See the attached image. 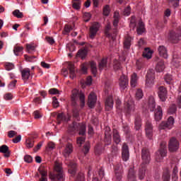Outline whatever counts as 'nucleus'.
<instances>
[{
	"label": "nucleus",
	"instance_id": "10",
	"mask_svg": "<svg viewBox=\"0 0 181 181\" xmlns=\"http://www.w3.org/2000/svg\"><path fill=\"white\" fill-rule=\"evenodd\" d=\"M145 131L147 138L152 139L153 136V126L152 125V122L149 120L146 122Z\"/></svg>",
	"mask_w": 181,
	"mask_h": 181
},
{
	"label": "nucleus",
	"instance_id": "33",
	"mask_svg": "<svg viewBox=\"0 0 181 181\" xmlns=\"http://www.w3.org/2000/svg\"><path fill=\"white\" fill-rule=\"evenodd\" d=\"M35 146V139L33 137H28L25 140V147L27 149H30L31 148H33Z\"/></svg>",
	"mask_w": 181,
	"mask_h": 181
},
{
	"label": "nucleus",
	"instance_id": "38",
	"mask_svg": "<svg viewBox=\"0 0 181 181\" xmlns=\"http://www.w3.org/2000/svg\"><path fill=\"white\" fill-rule=\"evenodd\" d=\"M90 70L92 74L95 77L97 76V63L94 61H91L90 62Z\"/></svg>",
	"mask_w": 181,
	"mask_h": 181
},
{
	"label": "nucleus",
	"instance_id": "3",
	"mask_svg": "<svg viewBox=\"0 0 181 181\" xmlns=\"http://www.w3.org/2000/svg\"><path fill=\"white\" fill-rule=\"evenodd\" d=\"M166 141H161L160 144V148L156 152L155 159L157 162H162L163 158L168 155V148H166Z\"/></svg>",
	"mask_w": 181,
	"mask_h": 181
},
{
	"label": "nucleus",
	"instance_id": "13",
	"mask_svg": "<svg viewBox=\"0 0 181 181\" xmlns=\"http://www.w3.org/2000/svg\"><path fill=\"white\" fill-rule=\"evenodd\" d=\"M97 103V96L94 92H91L88 97V105L89 108H94Z\"/></svg>",
	"mask_w": 181,
	"mask_h": 181
},
{
	"label": "nucleus",
	"instance_id": "42",
	"mask_svg": "<svg viewBox=\"0 0 181 181\" xmlns=\"http://www.w3.org/2000/svg\"><path fill=\"white\" fill-rule=\"evenodd\" d=\"M36 50V46H35L33 44H27L26 45V51L28 53L32 54V52H35Z\"/></svg>",
	"mask_w": 181,
	"mask_h": 181
},
{
	"label": "nucleus",
	"instance_id": "47",
	"mask_svg": "<svg viewBox=\"0 0 181 181\" xmlns=\"http://www.w3.org/2000/svg\"><path fill=\"white\" fill-rule=\"evenodd\" d=\"M84 142H86V137H84V136H79L76 139V144L78 145V146H81Z\"/></svg>",
	"mask_w": 181,
	"mask_h": 181
},
{
	"label": "nucleus",
	"instance_id": "32",
	"mask_svg": "<svg viewBox=\"0 0 181 181\" xmlns=\"http://www.w3.org/2000/svg\"><path fill=\"white\" fill-rule=\"evenodd\" d=\"M152 50H151V48L147 47L144 49V51L143 52L142 56L144 57V59H147V60H149V59H152Z\"/></svg>",
	"mask_w": 181,
	"mask_h": 181
},
{
	"label": "nucleus",
	"instance_id": "20",
	"mask_svg": "<svg viewBox=\"0 0 181 181\" xmlns=\"http://www.w3.org/2000/svg\"><path fill=\"white\" fill-rule=\"evenodd\" d=\"M21 77L22 80L26 83L27 81L29 80L30 77V69L28 68H25L21 71Z\"/></svg>",
	"mask_w": 181,
	"mask_h": 181
},
{
	"label": "nucleus",
	"instance_id": "26",
	"mask_svg": "<svg viewBox=\"0 0 181 181\" xmlns=\"http://www.w3.org/2000/svg\"><path fill=\"white\" fill-rule=\"evenodd\" d=\"M158 50L161 57H163L164 59L168 58V49L165 46L163 45L159 46Z\"/></svg>",
	"mask_w": 181,
	"mask_h": 181
},
{
	"label": "nucleus",
	"instance_id": "53",
	"mask_svg": "<svg viewBox=\"0 0 181 181\" xmlns=\"http://www.w3.org/2000/svg\"><path fill=\"white\" fill-rule=\"evenodd\" d=\"M85 180V177H84V173H79L77 175V177L75 180V181H84Z\"/></svg>",
	"mask_w": 181,
	"mask_h": 181
},
{
	"label": "nucleus",
	"instance_id": "40",
	"mask_svg": "<svg viewBox=\"0 0 181 181\" xmlns=\"http://www.w3.org/2000/svg\"><path fill=\"white\" fill-rule=\"evenodd\" d=\"M77 57H81V59H86V56H87V50L86 49H79L76 54Z\"/></svg>",
	"mask_w": 181,
	"mask_h": 181
},
{
	"label": "nucleus",
	"instance_id": "56",
	"mask_svg": "<svg viewBox=\"0 0 181 181\" xmlns=\"http://www.w3.org/2000/svg\"><path fill=\"white\" fill-rule=\"evenodd\" d=\"M105 145H111L112 137L111 136H105Z\"/></svg>",
	"mask_w": 181,
	"mask_h": 181
},
{
	"label": "nucleus",
	"instance_id": "41",
	"mask_svg": "<svg viewBox=\"0 0 181 181\" xmlns=\"http://www.w3.org/2000/svg\"><path fill=\"white\" fill-rule=\"evenodd\" d=\"M131 37L128 36L125 38L124 41V49H129L131 47Z\"/></svg>",
	"mask_w": 181,
	"mask_h": 181
},
{
	"label": "nucleus",
	"instance_id": "49",
	"mask_svg": "<svg viewBox=\"0 0 181 181\" xmlns=\"http://www.w3.org/2000/svg\"><path fill=\"white\" fill-rule=\"evenodd\" d=\"M23 50V47H14V54H16V56H19V53H21V52H22Z\"/></svg>",
	"mask_w": 181,
	"mask_h": 181
},
{
	"label": "nucleus",
	"instance_id": "64",
	"mask_svg": "<svg viewBox=\"0 0 181 181\" xmlns=\"http://www.w3.org/2000/svg\"><path fill=\"white\" fill-rule=\"evenodd\" d=\"M165 81L167 83V84H170V81H172L173 78L171 76V75L167 74L165 77H164Z\"/></svg>",
	"mask_w": 181,
	"mask_h": 181
},
{
	"label": "nucleus",
	"instance_id": "46",
	"mask_svg": "<svg viewBox=\"0 0 181 181\" xmlns=\"http://www.w3.org/2000/svg\"><path fill=\"white\" fill-rule=\"evenodd\" d=\"M163 181H170V172H169V170H166L163 173Z\"/></svg>",
	"mask_w": 181,
	"mask_h": 181
},
{
	"label": "nucleus",
	"instance_id": "50",
	"mask_svg": "<svg viewBox=\"0 0 181 181\" xmlns=\"http://www.w3.org/2000/svg\"><path fill=\"white\" fill-rule=\"evenodd\" d=\"M115 176L117 181L121 180L122 179V171L115 170Z\"/></svg>",
	"mask_w": 181,
	"mask_h": 181
},
{
	"label": "nucleus",
	"instance_id": "60",
	"mask_svg": "<svg viewBox=\"0 0 181 181\" xmlns=\"http://www.w3.org/2000/svg\"><path fill=\"white\" fill-rule=\"evenodd\" d=\"M4 100H12V98H13V95H12L11 93H6L4 95Z\"/></svg>",
	"mask_w": 181,
	"mask_h": 181
},
{
	"label": "nucleus",
	"instance_id": "62",
	"mask_svg": "<svg viewBox=\"0 0 181 181\" xmlns=\"http://www.w3.org/2000/svg\"><path fill=\"white\" fill-rule=\"evenodd\" d=\"M105 136H111V128L110 127L105 128Z\"/></svg>",
	"mask_w": 181,
	"mask_h": 181
},
{
	"label": "nucleus",
	"instance_id": "55",
	"mask_svg": "<svg viewBox=\"0 0 181 181\" xmlns=\"http://www.w3.org/2000/svg\"><path fill=\"white\" fill-rule=\"evenodd\" d=\"M144 63H145L144 61H136V65L138 70H141V69H142V67H144Z\"/></svg>",
	"mask_w": 181,
	"mask_h": 181
},
{
	"label": "nucleus",
	"instance_id": "15",
	"mask_svg": "<svg viewBox=\"0 0 181 181\" xmlns=\"http://www.w3.org/2000/svg\"><path fill=\"white\" fill-rule=\"evenodd\" d=\"M70 115H64V113H59L57 116V123L59 124H62V122H69L70 121Z\"/></svg>",
	"mask_w": 181,
	"mask_h": 181
},
{
	"label": "nucleus",
	"instance_id": "5",
	"mask_svg": "<svg viewBox=\"0 0 181 181\" xmlns=\"http://www.w3.org/2000/svg\"><path fill=\"white\" fill-rule=\"evenodd\" d=\"M141 164L149 165L151 163V151H149V148L144 147L141 149Z\"/></svg>",
	"mask_w": 181,
	"mask_h": 181
},
{
	"label": "nucleus",
	"instance_id": "59",
	"mask_svg": "<svg viewBox=\"0 0 181 181\" xmlns=\"http://www.w3.org/2000/svg\"><path fill=\"white\" fill-rule=\"evenodd\" d=\"M72 8L76 11H78L80 8H81V2L72 3Z\"/></svg>",
	"mask_w": 181,
	"mask_h": 181
},
{
	"label": "nucleus",
	"instance_id": "6",
	"mask_svg": "<svg viewBox=\"0 0 181 181\" xmlns=\"http://www.w3.org/2000/svg\"><path fill=\"white\" fill-rule=\"evenodd\" d=\"M180 144L175 137H171L168 142V151L170 152H176L179 149Z\"/></svg>",
	"mask_w": 181,
	"mask_h": 181
},
{
	"label": "nucleus",
	"instance_id": "12",
	"mask_svg": "<svg viewBox=\"0 0 181 181\" xmlns=\"http://www.w3.org/2000/svg\"><path fill=\"white\" fill-rule=\"evenodd\" d=\"M122 159L124 162H127L129 159V148L126 143L123 144L122 148Z\"/></svg>",
	"mask_w": 181,
	"mask_h": 181
},
{
	"label": "nucleus",
	"instance_id": "21",
	"mask_svg": "<svg viewBox=\"0 0 181 181\" xmlns=\"http://www.w3.org/2000/svg\"><path fill=\"white\" fill-rule=\"evenodd\" d=\"M107 67H108V59L103 58L98 62V69L100 71H103V70L107 69Z\"/></svg>",
	"mask_w": 181,
	"mask_h": 181
},
{
	"label": "nucleus",
	"instance_id": "52",
	"mask_svg": "<svg viewBox=\"0 0 181 181\" xmlns=\"http://www.w3.org/2000/svg\"><path fill=\"white\" fill-rule=\"evenodd\" d=\"M168 2L171 4L174 8H177V6H179L180 0H168Z\"/></svg>",
	"mask_w": 181,
	"mask_h": 181
},
{
	"label": "nucleus",
	"instance_id": "23",
	"mask_svg": "<svg viewBox=\"0 0 181 181\" xmlns=\"http://www.w3.org/2000/svg\"><path fill=\"white\" fill-rule=\"evenodd\" d=\"M127 181H136V176L135 175V170H134V167H131L129 169Z\"/></svg>",
	"mask_w": 181,
	"mask_h": 181
},
{
	"label": "nucleus",
	"instance_id": "14",
	"mask_svg": "<svg viewBox=\"0 0 181 181\" xmlns=\"http://www.w3.org/2000/svg\"><path fill=\"white\" fill-rule=\"evenodd\" d=\"M100 29V23L98 22H95L92 24L90 28V39H94L95 35H97V32H98Z\"/></svg>",
	"mask_w": 181,
	"mask_h": 181
},
{
	"label": "nucleus",
	"instance_id": "35",
	"mask_svg": "<svg viewBox=\"0 0 181 181\" xmlns=\"http://www.w3.org/2000/svg\"><path fill=\"white\" fill-rule=\"evenodd\" d=\"M77 129H78L77 123L74 122L73 126H71L69 127L68 133L70 135H76V132H78Z\"/></svg>",
	"mask_w": 181,
	"mask_h": 181
},
{
	"label": "nucleus",
	"instance_id": "37",
	"mask_svg": "<svg viewBox=\"0 0 181 181\" xmlns=\"http://www.w3.org/2000/svg\"><path fill=\"white\" fill-rule=\"evenodd\" d=\"M148 105L151 108V111H155V107H156V103L155 102V98L153 96H150L148 98Z\"/></svg>",
	"mask_w": 181,
	"mask_h": 181
},
{
	"label": "nucleus",
	"instance_id": "39",
	"mask_svg": "<svg viewBox=\"0 0 181 181\" xmlns=\"http://www.w3.org/2000/svg\"><path fill=\"white\" fill-rule=\"evenodd\" d=\"M176 111H177V107H176L175 104H173L168 108V114H170V115H173V114H176Z\"/></svg>",
	"mask_w": 181,
	"mask_h": 181
},
{
	"label": "nucleus",
	"instance_id": "22",
	"mask_svg": "<svg viewBox=\"0 0 181 181\" xmlns=\"http://www.w3.org/2000/svg\"><path fill=\"white\" fill-rule=\"evenodd\" d=\"M0 152L1 153H4V158H9V156H11V151H9V147L6 145L0 146Z\"/></svg>",
	"mask_w": 181,
	"mask_h": 181
},
{
	"label": "nucleus",
	"instance_id": "45",
	"mask_svg": "<svg viewBox=\"0 0 181 181\" xmlns=\"http://www.w3.org/2000/svg\"><path fill=\"white\" fill-rule=\"evenodd\" d=\"M13 15L16 18H18V19H22L23 18V13L21 12L18 9L15 10L13 11Z\"/></svg>",
	"mask_w": 181,
	"mask_h": 181
},
{
	"label": "nucleus",
	"instance_id": "31",
	"mask_svg": "<svg viewBox=\"0 0 181 181\" xmlns=\"http://www.w3.org/2000/svg\"><path fill=\"white\" fill-rule=\"evenodd\" d=\"M146 29H145V24L142 21H139V25L136 29V33L138 35H142V33H145Z\"/></svg>",
	"mask_w": 181,
	"mask_h": 181
},
{
	"label": "nucleus",
	"instance_id": "34",
	"mask_svg": "<svg viewBox=\"0 0 181 181\" xmlns=\"http://www.w3.org/2000/svg\"><path fill=\"white\" fill-rule=\"evenodd\" d=\"M165 62L163 60L159 61L156 66V70L158 73H161V71H163V70H165Z\"/></svg>",
	"mask_w": 181,
	"mask_h": 181
},
{
	"label": "nucleus",
	"instance_id": "51",
	"mask_svg": "<svg viewBox=\"0 0 181 181\" xmlns=\"http://www.w3.org/2000/svg\"><path fill=\"white\" fill-rule=\"evenodd\" d=\"M71 26L69 25H65L64 30L62 32L63 35H67V33H70V31L71 30Z\"/></svg>",
	"mask_w": 181,
	"mask_h": 181
},
{
	"label": "nucleus",
	"instance_id": "24",
	"mask_svg": "<svg viewBox=\"0 0 181 181\" xmlns=\"http://www.w3.org/2000/svg\"><path fill=\"white\" fill-rule=\"evenodd\" d=\"M68 69L69 70L70 78L74 80V78L76 77V68L74 67V65L73 64V63L69 62L68 64Z\"/></svg>",
	"mask_w": 181,
	"mask_h": 181
},
{
	"label": "nucleus",
	"instance_id": "44",
	"mask_svg": "<svg viewBox=\"0 0 181 181\" xmlns=\"http://www.w3.org/2000/svg\"><path fill=\"white\" fill-rule=\"evenodd\" d=\"M136 100H141L144 97V92L142 91V89L139 88L136 91Z\"/></svg>",
	"mask_w": 181,
	"mask_h": 181
},
{
	"label": "nucleus",
	"instance_id": "29",
	"mask_svg": "<svg viewBox=\"0 0 181 181\" xmlns=\"http://www.w3.org/2000/svg\"><path fill=\"white\" fill-rule=\"evenodd\" d=\"M113 141L117 145L121 142V136H119V132L117 129H113Z\"/></svg>",
	"mask_w": 181,
	"mask_h": 181
},
{
	"label": "nucleus",
	"instance_id": "11",
	"mask_svg": "<svg viewBox=\"0 0 181 181\" xmlns=\"http://www.w3.org/2000/svg\"><path fill=\"white\" fill-rule=\"evenodd\" d=\"M128 84H129L128 76L125 75L121 76L119 79V86L120 90L124 91L128 87Z\"/></svg>",
	"mask_w": 181,
	"mask_h": 181
},
{
	"label": "nucleus",
	"instance_id": "54",
	"mask_svg": "<svg viewBox=\"0 0 181 181\" xmlns=\"http://www.w3.org/2000/svg\"><path fill=\"white\" fill-rule=\"evenodd\" d=\"M103 15H104V16H108V15H110V6L109 5H106L103 8Z\"/></svg>",
	"mask_w": 181,
	"mask_h": 181
},
{
	"label": "nucleus",
	"instance_id": "63",
	"mask_svg": "<svg viewBox=\"0 0 181 181\" xmlns=\"http://www.w3.org/2000/svg\"><path fill=\"white\" fill-rule=\"evenodd\" d=\"M124 15L129 16L131 15V6H128L124 11Z\"/></svg>",
	"mask_w": 181,
	"mask_h": 181
},
{
	"label": "nucleus",
	"instance_id": "18",
	"mask_svg": "<svg viewBox=\"0 0 181 181\" xmlns=\"http://www.w3.org/2000/svg\"><path fill=\"white\" fill-rule=\"evenodd\" d=\"M73 153V145L70 143H68L65 148L63 151V155L65 158H68V156H70V155Z\"/></svg>",
	"mask_w": 181,
	"mask_h": 181
},
{
	"label": "nucleus",
	"instance_id": "28",
	"mask_svg": "<svg viewBox=\"0 0 181 181\" xmlns=\"http://www.w3.org/2000/svg\"><path fill=\"white\" fill-rule=\"evenodd\" d=\"M138 78H139L136 73H134L133 74H132L130 79V85L131 87H132L133 88H135V87H136V84H138Z\"/></svg>",
	"mask_w": 181,
	"mask_h": 181
},
{
	"label": "nucleus",
	"instance_id": "48",
	"mask_svg": "<svg viewBox=\"0 0 181 181\" xmlns=\"http://www.w3.org/2000/svg\"><path fill=\"white\" fill-rule=\"evenodd\" d=\"M5 69L8 71H11V70H13V69H15V65L11 62H6L5 64Z\"/></svg>",
	"mask_w": 181,
	"mask_h": 181
},
{
	"label": "nucleus",
	"instance_id": "2",
	"mask_svg": "<svg viewBox=\"0 0 181 181\" xmlns=\"http://www.w3.org/2000/svg\"><path fill=\"white\" fill-rule=\"evenodd\" d=\"M49 179L52 181H64V173H63V167L62 164L55 162L54 173L49 174Z\"/></svg>",
	"mask_w": 181,
	"mask_h": 181
},
{
	"label": "nucleus",
	"instance_id": "61",
	"mask_svg": "<svg viewBox=\"0 0 181 181\" xmlns=\"http://www.w3.org/2000/svg\"><path fill=\"white\" fill-rule=\"evenodd\" d=\"M18 135V132L13 130H11L8 132V138H13L14 136H16Z\"/></svg>",
	"mask_w": 181,
	"mask_h": 181
},
{
	"label": "nucleus",
	"instance_id": "27",
	"mask_svg": "<svg viewBox=\"0 0 181 181\" xmlns=\"http://www.w3.org/2000/svg\"><path fill=\"white\" fill-rule=\"evenodd\" d=\"M105 107L107 111L110 110H112V107H114V100L112 99V96H108L105 101Z\"/></svg>",
	"mask_w": 181,
	"mask_h": 181
},
{
	"label": "nucleus",
	"instance_id": "36",
	"mask_svg": "<svg viewBox=\"0 0 181 181\" xmlns=\"http://www.w3.org/2000/svg\"><path fill=\"white\" fill-rule=\"evenodd\" d=\"M134 124L136 130L139 131L141 129V127H142V120L141 119V116L136 117Z\"/></svg>",
	"mask_w": 181,
	"mask_h": 181
},
{
	"label": "nucleus",
	"instance_id": "1",
	"mask_svg": "<svg viewBox=\"0 0 181 181\" xmlns=\"http://www.w3.org/2000/svg\"><path fill=\"white\" fill-rule=\"evenodd\" d=\"M78 98L79 101H81V108L86 105V95H84L83 92L78 93V90H74L71 96V105L74 107V108L78 107V105H77V100H78Z\"/></svg>",
	"mask_w": 181,
	"mask_h": 181
},
{
	"label": "nucleus",
	"instance_id": "17",
	"mask_svg": "<svg viewBox=\"0 0 181 181\" xmlns=\"http://www.w3.org/2000/svg\"><path fill=\"white\" fill-rule=\"evenodd\" d=\"M77 132H78V135H81V136H86V124L84 123H77Z\"/></svg>",
	"mask_w": 181,
	"mask_h": 181
},
{
	"label": "nucleus",
	"instance_id": "25",
	"mask_svg": "<svg viewBox=\"0 0 181 181\" xmlns=\"http://www.w3.org/2000/svg\"><path fill=\"white\" fill-rule=\"evenodd\" d=\"M69 170L68 172L70 173V175H76V173L77 172V164L74 162H70L69 164Z\"/></svg>",
	"mask_w": 181,
	"mask_h": 181
},
{
	"label": "nucleus",
	"instance_id": "4",
	"mask_svg": "<svg viewBox=\"0 0 181 181\" xmlns=\"http://www.w3.org/2000/svg\"><path fill=\"white\" fill-rule=\"evenodd\" d=\"M155 84V71L149 69L146 76V86L151 88Z\"/></svg>",
	"mask_w": 181,
	"mask_h": 181
},
{
	"label": "nucleus",
	"instance_id": "8",
	"mask_svg": "<svg viewBox=\"0 0 181 181\" xmlns=\"http://www.w3.org/2000/svg\"><path fill=\"white\" fill-rule=\"evenodd\" d=\"M158 95L163 103L166 101L168 98V89L165 86H158Z\"/></svg>",
	"mask_w": 181,
	"mask_h": 181
},
{
	"label": "nucleus",
	"instance_id": "58",
	"mask_svg": "<svg viewBox=\"0 0 181 181\" xmlns=\"http://www.w3.org/2000/svg\"><path fill=\"white\" fill-rule=\"evenodd\" d=\"M24 160L27 163H32V162L33 161V158H32V156L26 155L24 156Z\"/></svg>",
	"mask_w": 181,
	"mask_h": 181
},
{
	"label": "nucleus",
	"instance_id": "7",
	"mask_svg": "<svg viewBox=\"0 0 181 181\" xmlns=\"http://www.w3.org/2000/svg\"><path fill=\"white\" fill-rule=\"evenodd\" d=\"M175 124V119L170 116L168 117V121L162 122L159 125V129H172Z\"/></svg>",
	"mask_w": 181,
	"mask_h": 181
},
{
	"label": "nucleus",
	"instance_id": "43",
	"mask_svg": "<svg viewBox=\"0 0 181 181\" xmlns=\"http://www.w3.org/2000/svg\"><path fill=\"white\" fill-rule=\"evenodd\" d=\"M38 171L42 177H47V170L44 166L40 167Z\"/></svg>",
	"mask_w": 181,
	"mask_h": 181
},
{
	"label": "nucleus",
	"instance_id": "30",
	"mask_svg": "<svg viewBox=\"0 0 181 181\" xmlns=\"http://www.w3.org/2000/svg\"><path fill=\"white\" fill-rule=\"evenodd\" d=\"M162 117H163L162 107H160V106H158L157 110H156V112H155L156 121H160V119H162Z\"/></svg>",
	"mask_w": 181,
	"mask_h": 181
},
{
	"label": "nucleus",
	"instance_id": "19",
	"mask_svg": "<svg viewBox=\"0 0 181 181\" xmlns=\"http://www.w3.org/2000/svg\"><path fill=\"white\" fill-rule=\"evenodd\" d=\"M148 164H141L140 169L139 170V179L142 180L145 179V175L146 173V166Z\"/></svg>",
	"mask_w": 181,
	"mask_h": 181
},
{
	"label": "nucleus",
	"instance_id": "9",
	"mask_svg": "<svg viewBox=\"0 0 181 181\" xmlns=\"http://www.w3.org/2000/svg\"><path fill=\"white\" fill-rule=\"evenodd\" d=\"M180 38L181 28H179L177 33H175L174 31L170 33V40H171L173 43H179V42H180Z\"/></svg>",
	"mask_w": 181,
	"mask_h": 181
},
{
	"label": "nucleus",
	"instance_id": "16",
	"mask_svg": "<svg viewBox=\"0 0 181 181\" xmlns=\"http://www.w3.org/2000/svg\"><path fill=\"white\" fill-rule=\"evenodd\" d=\"M125 108L127 114H131L135 111V103L132 100H129L126 103Z\"/></svg>",
	"mask_w": 181,
	"mask_h": 181
},
{
	"label": "nucleus",
	"instance_id": "57",
	"mask_svg": "<svg viewBox=\"0 0 181 181\" xmlns=\"http://www.w3.org/2000/svg\"><path fill=\"white\" fill-rule=\"evenodd\" d=\"M25 59L26 62H29L30 63H32L33 62V59H36V56H28L27 54L24 55Z\"/></svg>",
	"mask_w": 181,
	"mask_h": 181
}]
</instances>
